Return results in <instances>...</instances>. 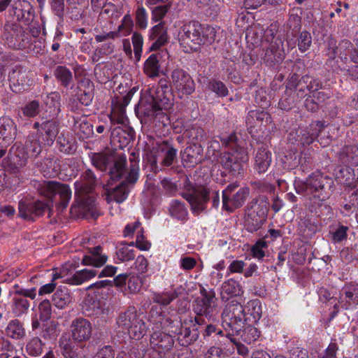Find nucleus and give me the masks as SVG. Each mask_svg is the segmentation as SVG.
Returning a JSON list of instances; mask_svg holds the SVG:
<instances>
[{
    "instance_id": "f257e3e1",
    "label": "nucleus",
    "mask_w": 358,
    "mask_h": 358,
    "mask_svg": "<svg viewBox=\"0 0 358 358\" xmlns=\"http://www.w3.org/2000/svg\"><path fill=\"white\" fill-rule=\"evenodd\" d=\"M294 186L297 194L306 196L315 206H321L331 195L334 181L331 178L315 173L305 180L296 179Z\"/></svg>"
},
{
    "instance_id": "f03ea898",
    "label": "nucleus",
    "mask_w": 358,
    "mask_h": 358,
    "mask_svg": "<svg viewBox=\"0 0 358 358\" xmlns=\"http://www.w3.org/2000/svg\"><path fill=\"white\" fill-rule=\"evenodd\" d=\"M178 40L181 45L196 51L201 45L210 44L215 40V29L210 26L203 28L200 23L190 22L180 28Z\"/></svg>"
},
{
    "instance_id": "7ed1b4c3",
    "label": "nucleus",
    "mask_w": 358,
    "mask_h": 358,
    "mask_svg": "<svg viewBox=\"0 0 358 358\" xmlns=\"http://www.w3.org/2000/svg\"><path fill=\"white\" fill-rule=\"evenodd\" d=\"M171 105V94L167 96L161 87L156 90L155 94H152L147 99L139 102L138 110L149 121H162L165 124L164 120L167 121L168 117L163 110H168Z\"/></svg>"
},
{
    "instance_id": "20e7f679",
    "label": "nucleus",
    "mask_w": 358,
    "mask_h": 358,
    "mask_svg": "<svg viewBox=\"0 0 358 358\" xmlns=\"http://www.w3.org/2000/svg\"><path fill=\"white\" fill-rule=\"evenodd\" d=\"M269 210V202L264 196L252 199L246 206L243 217L245 229L254 233L262 228L266 221Z\"/></svg>"
},
{
    "instance_id": "39448f33",
    "label": "nucleus",
    "mask_w": 358,
    "mask_h": 358,
    "mask_svg": "<svg viewBox=\"0 0 358 358\" xmlns=\"http://www.w3.org/2000/svg\"><path fill=\"white\" fill-rule=\"evenodd\" d=\"M221 317L222 326L227 332V336H233L234 333H239L246 322L245 308L236 300L232 299L225 305Z\"/></svg>"
},
{
    "instance_id": "423d86ee",
    "label": "nucleus",
    "mask_w": 358,
    "mask_h": 358,
    "mask_svg": "<svg viewBox=\"0 0 358 358\" xmlns=\"http://www.w3.org/2000/svg\"><path fill=\"white\" fill-rule=\"evenodd\" d=\"M90 156L92 165L98 170L106 171L110 166L109 174L113 180L120 179L125 173L127 157L124 155L115 158L112 153L93 152Z\"/></svg>"
},
{
    "instance_id": "0eeeda50",
    "label": "nucleus",
    "mask_w": 358,
    "mask_h": 358,
    "mask_svg": "<svg viewBox=\"0 0 358 358\" xmlns=\"http://www.w3.org/2000/svg\"><path fill=\"white\" fill-rule=\"evenodd\" d=\"M193 310L196 316L193 319L189 317V322L199 325H205L207 322L213 320L217 314L215 293L203 289L201 296L197 297L193 303Z\"/></svg>"
},
{
    "instance_id": "6e6552de",
    "label": "nucleus",
    "mask_w": 358,
    "mask_h": 358,
    "mask_svg": "<svg viewBox=\"0 0 358 358\" xmlns=\"http://www.w3.org/2000/svg\"><path fill=\"white\" fill-rule=\"evenodd\" d=\"M116 324L119 331L127 333L134 339L138 340L146 333V324L134 306L121 312L116 318Z\"/></svg>"
},
{
    "instance_id": "1a4fd4ad",
    "label": "nucleus",
    "mask_w": 358,
    "mask_h": 358,
    "mask_svg": "<svg viewBox=\"0 0 358 358\" xmlns=\"http://www.w3.org/2000/svg\"><path fill=\"white\" fill-rule=\"evenodd\" d=\"M211 189L207 185L189 183L185 186L182 196L189 203L194 215H199L207 208Z\"/></svg>"
},
{
    "instance_id": "9d476101",
    "label": "nucleus",
    "mask_w": 358,
    "mask_h": 358,
    "mask_svg": "<svg viewBox=\"0 0 358 358\" xmlns=\"http://www.w3.org/2000/svg\"><path fill=\"white\" fill-rule=\"evenodd\" d=\"M138 161L136 154L132 152L129 157V171L126 176L125 181L107 195L106 199L108 202L115 201L117 203H122L127 199L129 192L127 184H134L138 178Z\"/></svg>"
},
{
    "instance_id": "9b49d317",
    "label": "nucleus",
    "mask_w": 358,
    "mask_h": 358,
    "mask_svg": "<svg viewBox=\"0 0 358 358\" xmlns=\"http://www.w3.org/2000/svg\"><path fill=\"white\" fill-rule=\"evenodd\" d=\"M96 184V178L90 169L86 170L78 180L74 183L75 195L81 205L90 208L94 203V196L91 195Z\"/></svg>"
},
{
    "instance_id": "f8f14e48",
    "label": "nucleus",
    "mask_w": 358,
    "mask_h": 358,
    "mask_svg": "<svg viewBox=\"0 0 358 358\" xmlns=\"http://www.w3.org/2000/svg\"><path fill=\"white\" fill-rule=\"evenodd\" d=\"M238 187V182H232L222 191V207L229 212L241 207L250 194V188L248 187H241L232 194Z\"/></svg>"
},
{
    "instance_id": "ddd939ff",
    "label": "nucleus",
    "mask_w": 358,
    "mask_h": 358,
    "mask_svg": "<svg viewBox=\"0 0 358 358\" xmlns=\"http://www.w3.org/2000/svg\"><path fill=\"white\" fill-rule=\"evenodd\" d=\"M249 160L247 151L243 148L224 152L220 158L222 166L234 176H243L244 164Z\"/></svg>"
},
{
    "instance_id": "4468645a",
    "label": "nucleus",
    "mask_w": 358,
    "mask_h": 358,
    "mask_svg": "<svg viewBox=\"0 0 358 358\" xmlns=\"http://www.w3.org/2000/svg\"><path fill=\"white\" fill-rule=\"evenodd\" d=\"M38 190L41 195L48 198H52L56 194L59 195L60 201L58 208L61 210L67 207L71 198V191L68 185L52 180L43 181L40 183Z\"/></svg>"
},
{
    "instance_id": "2eb2a0df",
    "label": "nucleus",
    "mask_w": 358,
    "mask_h": 358,
    "mask_svg": "<svg viewBox=\"0 0 358 358\" xmlns=\"http://www.w3.org/2000/svg\"><path fill=\"white\" fill-rule=\"evenodd\" d=\"M262 46L266 49L264 56V62L268 65L281 62L285 58V51L282 41L275 37L273 33L264 36Z\"/></svg>"
},
{
    "instance_id": "dca6fc26",
    "label": "nucleus",
    "mask_w": 358,
    "mask_h": 358,
    "mask_svg": "<svg viewBox=\"0 0 358 358\" xmlns=\"http://www.w3.org/2000/svg\"><path fill=\"white\" fill-rule=\"evenodd\" d=\"M171 86L180 96L190 95L195 91V83L188 72L175 69L171 73Z\"/></svg>"
},
{
    "instance_id": "f3484780",
    "label": "nucleus",
    "mask_w": 358,
    "mask_h": 358,
    "mask_svg": "<svg viewBox=\"0 0 358 358\" xmlns=\"http://www.w3.org/2000/svg\"><path fill=\"white\" fill-rule=\"evenodd\" d=\"M338 303L345 310H349L352 306L358 304V283L350 282L345 283L340 291Z\"/></svg>"
},
{
    "instance_id": "a211bd4d",
    "label": "nucleus",
    "mask_w": 358,
    "mask_h": 358,
    "mask_svg": "<svg viewBox=\"0 0 358 358\" xmlns=\"http://www.w3.org/2000/svg\"><path fill=\"white\" fill-rule=\"evenodd\" d=\"M71 329L72 337L74 341H87L92 336V324L87 320L85 318L79 317L73 320L71 325Z\"/></svg>"
},
{
    "instance_id": "6ab92c4d",
    "label": "nucleus",
    "mask_w": 358,
    "mask_h": 358,
    "mask_svg": "<svg viewBox=\"0 0 358 358\" xmlns=\"http://www.w3.org/2000/svg\"><path fill=\"white\" fill-rule=\"evenodd\" d=\"M199 326L197 324L194 326V323L189 322V318L185 320L181 323L178 331H176L175 334L182 345H187L196 339Z\"/></svg>"
},
{
    "instance_id": "aec40b11",
    "label": "nucleus",
    "mask_w": 358,
    "mask_h": 358,
    "mask_svg": "<svg viewBox=\"0 0 358 358\" xmlns=\"http://www.w3.org/2000/svg\"><path fill=\"white\" fill-rule=\"evenodd\" d=\"M245 121L248 129L252 130L256 128L261 129L262 126H266L270 123L271 117L268 113L264 110H253L248 113ZM250 132L252 133V131Z\"/></svg>"
},
{
    "instance_id": "412c9836",
    "label": "nucleus",
    "mask_w": 358,
    "mask_h": 358,
    "mask_svg": "<svg viewBox=\"0 0 358 358\" xmlns=\"http://www.w3.org/2000/svg\"><path fill=\"white\" fill-rule=\"evenodd\" d=\"M323 127L324 124L320 121L313 122L308 127H299V143L301 145L310 144L315 138L318 136Z\"/></svg>"
},
{
    "instance_id": "4be33fe9",
    "label": "nucleus",
    "mask_w": 358,
    "mask_h": 358,
    "mask_svg": "<svg viewBox=\"0 0 358 358\" xmlns=\"http://www.w3.org/2000/svg\"><path fill=\"white\" fill-rule=\"evenodd\" d=\"M156 149L157 152L156 160L161 157L159 162L162 166H169L173 164L176 157L177 150L170 143L167 141H162L157 145Z\"/></svg>"
},
{
    "instance_id": "5701e85b",
    "label": "nucleus",
    "mask_w": 358,
    "mask_h": 358,
    "mask_svg": "<svg viewBox=\"0 0 358 358\" xmlns=\"http://www.w3.org/2000/svg\"><path fill=\"white\" fill-rule=\"evenodd\" d=\"M149 38L155 41L150 48V50L155 51L159 49L168 41L167 31L163 22L154 26L150 31Z\"/></svg>"
},
{
    "instance_id": "b1692460",
    "label": "nucleus",
    "mask_w": 358,
    "mask_h": 358,
    "mask_svg": "<svg viewBox=\"0 0 358 358\" xmlns=\"http://www.w3.org/2000/svg\"><path fill=\"white\" fill-rule=\"evenodd\" d=\"M78 99L84 106H90L94 97V84L89 79L84 78L78 83Z\"/></svg>"
},
{
    "instance_id": "393cba45",
    "label": "nucleus",
    "mask_w": 358,
    "mask_h": 358,
    "mask_svg": "<svg viewBox=\"0 0 358 358\" xmlns=\"http://www.w3.org/2000/svg\"><path fill=\"white\" fill-rule=\"evenodd\" d=\"M271 163V152L264 147L259 148L255 156L254 169L258 173H265Z\"/></svg>"
},
{
    "instance_id": "a878e982",
    "label": "nucleus",
    "mask_w": 358,
    "mask_h": 358,
    "mask_svg": "<svg viewBox=\"0 0 358 358\" xmlns=\"http://www.w3.org/2000/svg\"><path fill=\"white\" fill-rule=\"evenodd\" d=\"M354 170L350 167V166H345L341 167L336 173V180L347 187L351 188H357V190L356 194L358 193V176L357 178H355Z\"/></svg>"
},
{
    "instance_id": "bb28decb",
    "label": "nucleus",
    "mask_w": 358,
    "mask_h": 358,
    "mask_svg": "<svg viewBox=\"0 0 358 358\" xmlns=\"http://www.w3.org/2000/svg\"><path fill=\"white\" fill-rule=\"evenodd\" d=\"M22 29L14 24H5L3 27V38L9 47L20 48L18 38L22 35Z\"/></svg>"
},
{
    "instance_id": "cd10ccee",
    "label": "nucleus",
    "mask_w": 358,
    "mask_h": 358,
    "mask_svg": "<svg viewBox=\"0 0 358 358\" xmlns=\"http://www.w3.org/2000/svg\"><path fill=\"white\" fill-rule=\"evenodd\" d=\"M150 343L155 348H157L162 351H168L172 348L174 341L171 335L157 331L151 335Z\"/></svg>"
},
{
    "instance_id": "c85d7f7f",
    "label": "nucleus",
    "mask_w": 358,
    "mask_h": 358,
    "mask_svg": "<svg viewBox=\"0 0 358 358\" xmlns=\"http://www.w3.org/2000/svg\"><path fill=\"white\" fill-rule=\"evenodd\" d=\"M107 259V256L102 254V248L96 246L90 249L89 255L84 256L82 263L84 265L101 267L106 262Z\"/></svg>"
},
{
    "instance_id": "c756f323",
    "label": "nucleus",
    "mask_w": 358,
    "mask_h": 358,
    "mask_svg": "<svg viewBox=\"0 0 358 358\" xmlns=\"http://www.w3.org/2000/svg\"><path fill=\"white\" fill-rule=\"evenodd\" d=\"M338 159L345 166H357L358 148L356 145H348L342 148L338 154Z\"/></svg>"
},
{
    "instance_id": "7c9ffc66",
    "label": "nucleus",
    "mask_w": 358,
    "mask_h": 358,
    "mask_svg": "<svg viewBox=\"0 0 358 358\" xmlns=\"http://www.w3.org/2000/svg\"><path fill=\"white\" fill-rule=\"evenodd\" d=\"M29 154L24 150L23 147H17L10 157V169L14 172L18 171L20 169L24 167L29 158Z\"/></svg>"
},
{
    "instance_id": "2f4dec72",
    "label": "nucleus",
    "mask_w": 358,
    "mask_h": 358,
    "mask_svg": "<svg viewBox=\"0 0 358 358\" xmlns=\"http://www.w3.org/2000/svg\"><path fill=\"white\" fill-rule=\"evenodd\" d=\"M30 76L31 73L27 69L20 66H16L9 73L8 78L9 80L14 85L24 86L30 85Z\"/></svg>"
},
{
    "instance_id": "473e14b6",
    "label": "nucleus",
    "mask_w": 358,
    "mask_h": 358,
    "mask_svg": "<svg viewBox=\"0 0 358 358\" xmlns=\"http://www.w3.org/2000/svg\"><path fill=\"white\" fill-rule=\"evenodd\" d=\"M43 103L45 106V110L50 113V116H55L61 111V96L59 92H52L43 97Z\"/></svg>"
},
{
    "instance_id": "72a5a7b5",
    "label": "nucleus",
    "mask_w": 358,
    "mask_h": 358,
    "mask_svg": "<svg viewBox=\"0 0 358 358\" xmlns=\"http://www.w3.org/2000/svg\"><path fill=\"white\" fill-rule=\"evenodd\" d=\"M72 296L66 287H59L52 299V303L59 309H64L72 302Z\"/></svg>"
},
{
    "instance_id": "f704fd0d",
    "label": "nucleus",
    "mask_w": 358,
    "mask_h": 358,
    "mask_svg": "<svg viewBox=\"0 0 358 358\" xmlns=\"http://www.w3.org/2000/svg\"><path fill=\"white\" fill-rule=\"evenodd\" d=\"M27 296H13L10 301V310L15 317H21L27 313L30 302Z\"/></svg>"
},
{
    "instance_id": "c9c22d12",
    "label": "nucleus",
    "mask_w": 358,
    "mask_h": 358,
    "mask_svg": "<svg viewBox=\"0 0 358 358\" xmlns=\"http://www.w3.org/2000/svg\"><path fill=\"white\" fill-rule=\"evenodd\" d=\"M159 57V54L153 53L144 62L143 72L149 78L158 77L159 75L160 65Z\"/></svg>"
},
{
    "instance_id": "e433bc0d",
    "label": "nucleus",
    "mask_w": 358,
    "mask_h": 358,
    "mask_svg": "<svg viewBox=\"0 0 358 358\" xmlns=\"http://www.w3.org/2000/svg\"><path fill=\"white\" fill-rule=\"evenodd\" d=\"M41 134H45L44 141L48 145H51L59 133L58 124L52 120L45 121L41 124Z\"/></svg>"
},
{
    "instance_id": "4c0bfd02",
    "label": "nucleus",
    "mask_w": 358,
    "mask_h": 358,
    "mask_svg": "<svg viewBox=\"0 0 358 358\" xmlns=\"http://www.w3.org/2000/svg\"><path fill=\"white\" fill-rule=\"evenodd\" d=\"M16 135V125L8 117H0V136L3 140H10Z\"/></svg>"
},
{
    "instance_id": "58836bf2",
    "label": "nucleus",
    "mask_w": 358,
    "mask_h": 358,
    "mask_svg": "<svg viewBox=\"0 0 358 358\" xmlns=\"http://www.w3.org/2000/svg\"><path fill=\"white\" fill-rule=\"evenodd\" d=\"M243 289L238 281L233 278H230L224 281L221 287L222 299L224 298V295L230 296H236L241 295Z\"/></svg>"
},
{
    "instance_id": "ea45409f",
    "label": "nucleus",
    "mask_w": 358,
    "mask_h": 358,
    "mask_svg": "<svg viewBox=\"0 0 358 358\" xmlns=\"http://www.w3.org/2000/svg\"><path fill=\"white\" fill-rule=\"evenodd\" d=\"M73 129L75 132L83 138H87L92 134V125L84 116L74 117Z\"/></svg>"
},
{
    "instance_id": "a19ab883",
    "label": "nucleus",
    "mask_w": 358,
    "mask_h": 358,
    "mask_svg": "<svg viewBox=\"0 0 358 358\" xmlns=\"http://www.w3.org/2000/svg\"><path fill=\"white\" fill-rule=\"evenodd\" d=\"M5 331L8 337L15 340L22 339L25 336L23 324L17 319L10 321Z\"/></svg>"
},
{
    "instance_id": "79ce46f5",
    "label": "nucleus",
    "mask_w": 358,
    "mask_h": 358,
    "mask_svg": "<svg viewBox=\"0 0 358 358\" xmlns=\"http://www.w3.org/2000/svg\"><path fill=\"white\" fill-rule=\"evenodd\" d=\"M97 271L94 269H83L76 271L73 275L65 280L69 284L78 285L95 277Z\"/></svg>"
},
{
    "instance_id": "37998d69",
    "label": "nucleus",
    "mask_w": 358,
    "mask_h": 358,
    "mask_svg": "<svg viewBox=\"0 0 358 358\" xmlns=\"http://www.w3.org/2000/svg\"><path fill=\"white\" fill-rule=\"evenodd\" d=\"M54 76L64 87H68L73 83L72 72L65 66H57L54 70Z\"/></svg>"
},
{
    "instance_id": "c03bdc74",
    "label": "nucleus",
    "mask_w": 358,
    "mask_h": 358,
    "mask_svg": "<svg viewBox=\"0 0 358 358\" xmlns=\"http://www.w3.org/2000/svg\"><path fill=\"white\" fill-rule=\"evenodd\" d=\"M246 311V322H256L261 318L262 310L258 300H251L244 307Z\"/></svg>"
},
{
    "instance_id": "a18cd8bd",
    "label": "nucleus",
    "mask_w": 358,
    "mask_h": 358,
    "mask_svg": "<svg viewBox=\"0 0 358 358\" xmlns=\"http://www.w3.org/2000/svg\"><path fill=\"white\" fill-rule=\"evenodd\" d=\"M23 148L30 157H36L42 151L40 141L34 134L28 136Z\"/></svg>"
},
{
    "instance_id": "49530a36",
    "label": "nucleus",
    "mask_w": 358,
    "mask_h": 358,
    "mask_svg": "<svg viewBox=\"0 0 358 358\" xmlns=\"http://www.w3.org/2000/svg\"><path fill=\"white\" fill-rule=\"evenodd\" d=\"M234 335H239L242 341L250 344L258 339L260 332L256 327L248 325L243 330L241 329L239 333H234Z\"/></svg>"
},
{
    "instance_id": "de8ad7c7",
    "label": "nucleus",
    "mask_w": 358,
    "mask_h": 358,
    "mask_svg": "<svg viewBox=\"0 0 358 358\" xmlns=\"http://www.w3.org/2000/svg\"><path fill=\"white\" fill-rule=\"evenodd\" d=\"M134 242L130 244L122 243L116 251L117 258L121 262L130 261L135 257V251L133 248Z\"/></svg>"
},
{
    "instance_id": "09e8293b",
    "label": "nucleus",
    "mask_w": 358,
    "mask_h": 358,
    "mask_svg": "<svg viewBox=\"0 0 358 358\" xmlns=\"http://www.w3.org/2000/svg\"><path fill=\"white\" fill-rule=\"evenodd\" d=\"M169 212L171 216L178 220H183L186 219L188 213L184 203L178 200L171 201L169 207Z\"/></svg>"
},
{
    "instance_id": "8fccbe9b",
    "label": "nucleus",
    "mask_w": 358,
    "mask_h": 358,
    "mask_svg": "<svg viewBox=\"0 0 358 358\" xmlns=\"http://www.w3.org/2000/svg\"><path fill=\"white\" fill-rule=\"evenodd\" d=\"M199 156V152H195L192 148L188 147L182 153V162L185 166L192 167L200 161Z\"/></svg>"
},
{
    "instance_id": "3c124183",
    "label": "nucleus",
    "mask_w": 358,
    "mask_h": 358,
    "mask_svg": "<svg viewBox=\"0 0 358 358\" xmlns=\"http://www.w3.org/2000/svg\"><path fill=\"white\" fill-rule=\"evenodd\" d=\"M135 22L136 26L141 29L148 27V15L145 8L141 4H138L135 10Z\"/></svg>"
},
{
    "instance_id": "603ef678",
    "label": "nucleus",
    "mask_w": 358,
    "mask_h": 358,
    "mask_svg": "<svg viewBox=\"0 0 358 358\" xmlns=\"http://www.w3.org/2000/svg\"><path fill=\"white\" fill-rule=\"evenodd\" d=\"M65 276V274L63 271H60L58 272L57 270H54L52 275V280L50 283H47L43 286H41L38 290V295L43 296L45 294H48L52 293L55 287L57 284L55 282L56 280L62 278Z\"/></svg>"
},
{
    "instance_id": "864d4df0",
    "label": "nucleus",
    "mask_w": 358,
    "mask_h": 358,
    "mask_svg": "<svg viewBox=\"0 0 358 358\" xmlns=\"http://www.w3.org/2000/svg\"><path fill=\"white\" fill-rule=\"evenodd\" d=\"M186 136L189 138V141L196 144L204 141L206 139L207 135L203 128L197 126H194L186 131Z\"/></svg>"
},
{
    "instance_id": "5fc2aeb1",
    "label": "nucleus",
    "mask_w": 358,
    "mask_h": 358,
    "mask_svg": "<svg viewBox=\"0 0 358 358\" xmlns=\"http://www.w3.org/2000/svg\"><path fill=\"white\" fill-rule=\"evenodd\" d=\"M208 88L219 97H225L229 94V90L224 83L218 80H209Z\"/></svg>"
},
{
    "instance_id": "6e6d98bb",
    "label": "nucleus",
    "mask_w": 358,
    "mask_h": 358,
    "mask_svg": "<svg viewBox=\"0 0 358 358\" xmlns=\"http://www.w3.org/2000/svg\"><path fill=\"white\" fill-rule=\"evenodd\" d=\"M348 227L338 225L333 231H330L331 241L334 243H339L345 241L348 237Z\"/></svg>"
},
{
    "instance_id": "4d7b16f0",
    "label": "nucleus",
    "mask_w": 358,
    "mask_h": 358,
    "mask_svg": "<svg viewBox=\"0 0 358 358\" xmlns=\"http://www.w3.org/2000/svg\"><path fill=\"white\" fill-rule=\"evenodd\" d=\"M109 118L111 123L113 124H125L127 122L125 108L119 106L113 108L111 114L109 115Z\"/></svg>"
},
{
    "instance_id": "13d9d810",
    "label": "nucleus",
    "mask_w": 358,
    "mask_h": 358,
    "mask_svg": "<svg viewBox=\"0 0 358 358\" xmlns=\"http://www.w3.org/2000/svg\"><path fill=\"white\" fill-rule=\"evenodd\" d=\"M131 42L134 47L135 57L137 61H139L143 45V37L142 34L136 31L134 32L131 36Z\"/></svg>"
},
{
    "instance_id": "bf43d9fd",
    "label": "nucleus",
    "mask_w": 358,
    "mask_h": 358,
    "mask_svg": "<svg viewBox=\"0 0 358 358\" xmlns=\"http://www.w3.org/2000/svg\"><path fill=\"white\" fill-rule=\"evenodd\" d=\"M29 355L34 357L39 356L43 352V343L38 338H33L26 346Z\"/></svg>"
},
{
    "instance_id": "052dcab7",
    "label": "nucleus",
    "mask_w": 358,
    "mask_h": 358,
    "mask_svg": "<svg viewBox=\"0 0 358 358\" xmlns=\"http://www.w3.org/2000/svg\"><path fill=\"white\" fill-rule=\"evenodd\" d=\"M220 138L222 146L231 149V151L242 148L238 144V138L235 133H231L229 135H223Z\"/></svg>"
},
{
    "instance_id": "680f3d73",
    "label": "nucleus",
    "mask_w": 358,
    "mask_h": 358,
    "mask_svg": "<svg viewBox=\"0 0 358 358\" xmlns=\"http://www.w3.org/2000/svg\"><path fill=\"white\" fill-rule=\"evenodd\" d=\"M162 5L150 7L152 9V20L155 22L162 20L167 13L170 5L162 3Z\"/></svg>"
},
{
    "instance_id": "e2e57ef3",
    "label": "nucleus",
    "mask_w": 358,
    "mask_h": 358,
    "mask_svg": "<svg viewBox=\"0 0 358 358\" xmlns=\"http://www.w3.org/2000/svg\"><path fill=\"white\" fill-rule=\"evenodd\" d=\"M23 115L28 117H36L40 112V103L38 101H31L22 108Z\"/></svg>"
},
{
    "instance_id": "0e129e2a",
    "label": "nucleus",
    "mask_w": 358,
    "mask_h": 358,
    "mask_svg": "<svg viewBox=\"0 0 358 358\" xmlns=\"http://www.w3.org/2000/svg\"><path fill=\"white\" fill-rule=\"evenodd\" d=\"M60 348L62 349V354L65 358H77L78 354L73 350L71 343L69 340H61Z\"/></svg>"
},
{
    "instance_id": "69168bd1",
    "label": "nucleus",
    "mask_w": 358,
    "mask_h": 358,
    "mask_svg": "<svg viewBox=\"0 0 358 358\" xmlns=\"http://www.w3.org/2000/svg\"><path fill=\"white\" fill-rule=\"evenodd\" d=\"M298 47L301 52H306L309 49L312 43V37L309 32L302 31L298 39Z\"/></svg>"
},
{
    "instance_id": "338daca9",
    "label": "nucleus",
    "mask_w": 358,
    "mask_h": 358,
    "mask_svg": "<svg viewBox=\"0 0 358 358\" xmlns=\"http://www.w3.org/2000/svg\"><path fill=\"white\" fill-rule=\"evenodd\" d=\"M39 317L41 321L48 320L52 314L51 304L48 300H44L39 303Z\"/></svg>"
},
{
    "instance_id": "774afa93",
    "label": "nucleus",
    "mask_w": 358,
    "mask_h": 358,
    "mask_svg": "<svg viewBox=\"0 0 358 358\" xmlns=\"http://www.w3.org/2000/svg\"><path fill=\"white\" fill-rule=\"evenodd\" d=\"M27 208L28 211L30 212V215L40 216L48 209V205L43 201H36L29 203V207Z\"/></svg>"
}]
</instances>
